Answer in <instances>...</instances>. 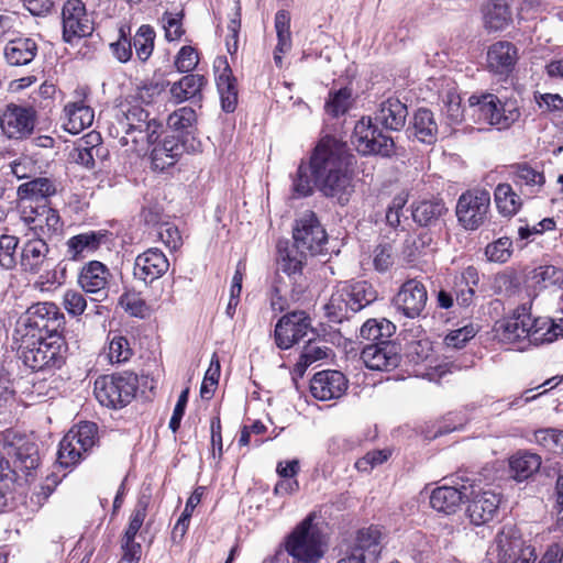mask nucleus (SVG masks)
Returning <instances> with one entry per match:
<instances>
[{
	"instance_id": "nucleus-20",
	"label": "nucleus",
	"mask_w": 563,
	"mask_h": 563,
	"mask_svg": "<svg viewBox=\"0 0 563 563\" xmlns=\"http://www.w3.org/2000/svg\"><path fill=\"white\" fill-rule=\"evenodd\" d=\"M169 268L166 255L157 247H151L139 254L134 262L133 275L145 284L161 278Z\"/></svg>"
},
{
	"instance_id": "nucleus-45",
	"label": "nucleus",
	"mask_w": 563,
	"mask_h": 563,
	"mask_svg": "<svg viewBox=\"0 0 563 563\" xmlns=\"http://www.w3.org/2000/svg\"><path fill=\"white\" fill-rule=\"evenodd\" d=\"M521 203L520 197L510 185L499 184L495 188V206L503 217H514L519 211Z\"/></svg>"
},
{
	"instance_id": "nucleus-47",
	"label": "nucleus",
	"mask_w": 563,
	"mask_h": 563,
	"mask_svg": "<svg viewBox=\"0 0 563 563\" xmlns=\"http://www.w3.org/2000/svg\"><path fill=\"white\" fill-rule=\"evenodd\" d=\"M529 278L533 287L547 289L563 284V271L553 265H540L531 271Z\"/></svg>"
},
{
	"instance_id": "nucleus-52",
	"label": "nucleus",
	"mask_w": 563,
	"mask_h": 563,
	"mask_svg": "<svg viewBox=\"0 0 563 563\" xmlns=\"http://www.w3.org/2000/svg\"><path fill=\"white\" fill-rule=\"evenodd\" d=\"M533 441L552 453H563V430L547 428L533 433Z\"/></svg>"
},
{
	"instance_id": "nucleus-57",
	"label": "nucleus",
	"mask_w": 563,
	"mask_h": 563,
	"mask_svg": "<svg viewBox=\"0 0 563 563\" xmlns=\"http://www.w3.org/2000/svg\"><path fill=\"white\" fill-rule=\"evenodd\" d=\"M48 207V202L19 199L18 210L20 219L26 227H29L40 217L42 210Z\"/></svg>"
},
{
	"instance_id": "nucleus-3",
	"label": "nucleus",
	"mask_w": 563,
	"mask_h": 563,
	"mask_svg": "<svg viewBox=\"0 0 563 563\" xmlns=\"http://www.w3.org/2000/svg\"><path fill=\"white\" fill-rule=\"evenodd\" d=\"M163 125L139 103H122L114 114L109 133L119 139L122 146L132 145L134 151H144L157 142Z\"/></svg>"
},
{
	"instance_id": "nucleus-31",
	"label": "nucleus",
	"mask_w": 563,
	"mask_h": 563,
	"mask_svg": "<svg viewBox=\"0 0 563 563\" xmlns=\"http://www.w3.org/2000/svg\"><path fill=\"white\" fill-rule=\"evenodd\" d=\"M410 133L421 143L433 144L438 136V123L434 114L427 108H419L409 125Z\"/></svg>"
},
{
	"instance_id": "nucleus-15",
	"label": "nucleus",
	"mask_w": 563,
	"mask_h": 563,
	"mask_svg": "<svg viewBox=\"0 0 563 563\" xmlns=\"http://www.w3.org/2000/svg\"><path fill=\"white\" fill-rule=\"evenodd\" d=\"M313 334L311 322L305 311H292L283 316L275 327V342L279 349L287 350L301 339Z\"/></svg>"
},
{
	"instance_id": "nucleus-4",
	"label": "nucleus",
	"mask_w": 563,
	"mask_h": 563,
	"mask_svg": "<svg viewBox=\"0 0 563 563\" xmlns=\"http://www.w3.org/2000/svg\"><path fill=\"white\" fill-rule=\"evenodd\" d=\"M18 354L23 364L32 371H53L65 363L66 344L62 335L14 336Z\"/></svg>"
},
{
	"instance_id": "nucleus-56",
	"label": "nucleus",
	"mask_w": 563,
	"mask_h": 563,
	"mask_svg": "<svg viewBox=\"0 0 563 563\" xmlns=\"http://www.w3.org/2000/svg\"><path fill=\"white\" fill-rule=\"evenodd\" d=\"M196 119L192 108L183 107L168 115L167 125L174 131H185L196 122Z\"/></svg>"
},
{
	"instance_id": "nucleus-59",
	"label": "nucleus",
	"mask_w": 563,
	"mask_h": 563,
	"mask_svg": "<svg viewBox=\"0 0 563 563\" xmlns=\"http://www.w3.org/2000/svg\"><path fill=\"white\" fill-rule=\"evenodd\" d=\"M132 356V349L124 336H114L108 347V358L113 363H124Z\"/></svg>"
},
{
	"instance_id": "nucleus-41",
	"label": "nucleus",
	"mask_w": 563,
	"mask_h": 563,
	"mask_svg": "<svg viewBox=\"0 0 563 563\" xmlns=\"http://www.w3.org/2000/svg\"><path fill=\"white\" fill-rule=\"evenodd\" d=\"M518 60V49L510 42H498L495 44V75H505V81L508 82V76L515 69Z\"/></svg>"
},
{
	"instance_id": "nucleus-21",
	"label": "nucleus",
	"mask_w": 563,
	"mask_h": 563,
	"mask_svg": "<svg viewBox=\"0 0 563 563\" xmlns=\"http://www.w3.org/2000/svg\"><path fill=\"white\" fill-rule=\"evenodd\" d=\"M347 388V379L339 371H322L310 382L311 395L321 401L342 397Z\"/></svg>"
},
{
	"instance_id": "nucleus-54",
	"label": "nucleus",
	"mask_w": 563,
	"mask_h": 563,
	"mask_svg": "<svg viewBox=\"0 0 563 563\" xmlns=\"http://www.w3.org/2000/svg\"><path fill=\"white\" fill-rule=\"evenodd\" d=\"M515 180L520 185L527 186H542L544 183V175L532 168L527 163L517 164L512 166Z\"/></svg>"
},
{
	"instance_id": "nucleus-63",
	"label": "nucleus",
	"mask_w": 563,
	"mask_h": 563,
	"mask_svg": "<svg viewBox=\"0 0 563 563\" xmlns=\"http://www.w3.org/2000/svg\"><path fill=\"white\" fill-rule=\"evenodd\" d=\"M408 201V195L400 192L396 195L386 211V221L391 228H398L404 217V208Z\"/></svg>"
},
{
	"instance_id": "nucleus-24",
	"label": "nucleus",
	"mask_w": 563,
	"mask_h": 563,
	"mask_svg": "<svg viewBox=\"0 0 563 563\" xmlns=\"http://www.w3.org/2000/svg\"><path fill=\"white\" fill-rule=\"evenodd\" d=\"M407 117L406 103L395 97L382 100L374 112L375 123L388 131H400L406 125Z\"/></svg>"
},
{
	"instance_id": "nucleus-40",
	"label": "nucleus",
	"mask_w": 563,
	"mask_h": 563,
	"mask_svg": "<svg viewBox=\"0 0 563 563\" xmlns=\"http://www.w3.org/2000/svg\"><path fill=\"white\" fill-rule=\"evenodd\" d=\"M446 212L441 200H423L412 206L411 216L416 223L421 227H430Z\"/></svg>"
},
{
	"instance_id": "nucleus-19",
	"label": "nucleus",
	"mask_w": 563,
	"mask_h": 563,
	"mask_svg": "<svg viewBox=\"0 0 563 563\" xmlns=\"http://www.w3.org/2000/svg\"><path fill=\"white\" fill-rule=\"evenodd\" d=\"M428 300L424 285L417 279H409L402 284L395 297L396 308L408 318H417L424 310Z\"/></svg>"
},
{
	"instance_id": "nucleus-7",
	"label": "nucleus",
	"mask_w": 563,
	"mask_h": 563,
	"mask_svg": "<svg viewBox=\"0 0 563 563\" xmlns=\"http://www.w3.org/2000/svg\"><path fill=\"white\" fill-rule=\"evenodd\" d=\"M65 325V316L53 302H37L25 312L15 329L14 336L34 334V336L60 335Z\"/></svg>"
},
{
	"instance_id": "nucleus-8",
	"label": "nucleus",
	"mask_w": 563,
	"mask_h": 563,
	"mask_svg": "<svg viewBox=\"0 0 563 563\" xmlns=\"http://www.w3.org/2000/svg\"><path fill=\"white\" fill-rule=\"evenodd\" d=\"M136 388V377L132 374L102 375L95 382L93 394L101 406L119 409L131 402Z\"/></svg>"
},
{
	"instance_id": "nucleus-43",
	"label": "nucleus",
	"mask_w": 563,
	"mask_h": 563,
	"mask_svg": "<svg viewBox=\"0 0 563 563\" xmlns=\"http://www.w3.org/2000/svg\"><path fill=\"white\" fill-rule=\"evenodd\" d=\"M395 330L394 323L387 319H368L360 330V338L372 343L390 342Z\"/></svg>"
},
{
	"instance_id": "nucleus-36",
	"label": "nucleus",
	"mask_w": 563,
	"mask_h": 563,
	"mask_svg": "<svg viewBox=\"0 0 563 563\" xmlns=\"http://www.w3.org/2000/svg\"><path fill=\"white\" fill-rule=\"evenodd\" d=\"M344 290L347 292L350 307L352 313H355L363 308L374 302L377 298V292L374 287L365 282L342 283Z\"/></svg>"
},
{
	"instance_id": "nucleus-33",
	"label": "nucleus",
	"mask_w": 563,
	"mask_h": 563,
	"mask_svg": "<svg viewBox=\"0 0 563 563\" xmlns=\"http://www.w3.org/2000/svg\"><path fill=\"white\" fill-rule=\"evenodd\" d=\"M495 99V128L507 130L520 118L518 100L512 95H503L500 91Z\"/></svg>"
},
{
	"instance_id": "nucleus-26",
	"label": "nucleus",
	"mask_w": 563,
	"mask_h": 563,
	"mask_svg": "<svg viewBox=\"0 0 563 563\" xmlns=\"http://www.w3.org/2000/svg\"><path fill=\"white\" fill-rule=\"evenodd\" d=\"M473 485V499L467 507L471 522L475 526L487 525L493 520V493L490 484L481 486V479Z\"/></svg>"
},
{
	"instance_id": "nucleus-6",
	"label": "nucleus",
	"mask_w": 563,
	"mask_h": 563,
	"mask_svg": "<svg viewBox=\"0 0 563 563\" xmlns=\"http://www.w3.org/2000/svg\"><path fill=\"white\" fill-rule=\"evenodd\" d=\"M312 516L303 519L287 537L285 549L292 563H317L324 554V542Z\"/></svg>"
},
{
	"instance_id": "nucleus-46",
	"label": "nucleus",
	"mask_w": 563,
	"mask_h": 563,
	"mask_svg": "<svg viewBox=\"0 0 563 563\" xmlns=\"http://www.w3.org/2000/svg\"><path fill=\"white\" fill-rule=\"evenodd\" d=\"M324 309L328 317L334 322H341L343 319L349 318L350 312L352 313L347 292L342 284L338 285L336 289L332 292Z\"/></svg>"
},
{
	"instance_id": "nucleus-53",
	"label": "nucleus",
	"mask_w": 563,
	"mask_h": 563,
	"mask_svg": "<svg viewBox=\"0 0 563 563\" xmlns=\"http://www.w3.org/2000/svg\"><path fill=\"white\" fill-rule=\"evenodd\" d=\"M275 30L277 34L278 52H288L291 48L290 15L285 10L277 11L275 15Z\"/></svg>"
},
{
	"instance_id": "nucleus-37",
	"label": "nucleus",
	"mask_w": 563,
	"mask_h": 563,
	"mask_svg": "<svg viewBox=\"0 0 563 563\" xmlns=\"http://www.w3.org/2000/svg\"><path fill=\"white\" fill-rule=\"evenodd\" d=\"M479 283V276L476 268L468 266L464 269L454 283L455 299L460 306L468 307Z\"/></svg>"
},
{
	"instance_id": "nucleus-51",
	"label": "nucleus",
	"mask_w": 563,
	"mask_h": 563,
	"mask_svg": "<svg viewBox=\"0 0 563 563\" xmlns=\"http://www.w3.org/2000/svg\"><path fill=\"white\" fill-rule=\"evenodd\" d=\"M352 91L349 88H341L336 91H331L325 101L324 110L332 117L344 114L351 107Z\"/></svg>"
},
{
	"instance_id": "nucleus-2",
	"label": "nucleus",
	"mask_w": 563,
	"mask_h": 563,
	"mask_svg": "<svg viewBox=\"0 0 563 563\" xmlns=\"http://www.w3.org/2000/svg\"><path fill=\"white\" fill-rule=\"evenodd\" d=\"M495 340L508 349L527 350L530 345L551 343L563 330L549 318H531L528 308L523 305L517 308L509 317L497 322Z\"/></svg>"
},
{
	"instance_id": "nucleus-64",
	"label": "nucleus",
	"mask_w": 563,
	"mask_h": 563,
	"mask_svg": "<svg viewBox=\"0 0 563 563\" xmlns=\"http://www.w3.org/2000/svg\"><path fill=\"white\" fill-rule=\"evenodd\" d=\"M219 376L220 362L214 354L211 358L210 366L200 387V395L202 398L209 399L212 396L214 386L218 384Z\"/></svg>"
},
{
	"instance_id": "nucleus-39",
	"label": "nucleus",
	"mask_w": 563,
	"mask_h": 563,
	"mask_svg": "<svg viewBox=\"0 0 563 563\" xmlns=\"http://www.w3.org/2000/svg\"><path fill=\"white\" fill-rule=\"evenodd\" d=\"M541 466L540 455L529 451H518L509 459V467L514 478L523 481L534 474Z\"/></svg>"
},
{
	"instance_id": "nucleus-49",
	"label": "nucleus",
	"mask_w": 563,
	"mask_h": 563,
	"mask_svg": "<svg viewBox=\"0 0 563 563\" xmlns=\"http://www.w3.org/2000/svg\"><path fill=\"white\" fill-rule=\"evenodd\" d=\"M154 41L155 31L152 26L143 24L137 29L132 44L140 60L146 62L150 58L154 49Z\"/></svg>"
},
{
	"instance_id": "nucleus-23",
	"label": "nucleus",
	"mask_w": 563,
	"mask_h": 563,
	"mask_svg": "<svg viewBox=\"0 0 563 563\" xmlns=\"http://www.w3.org/2000/svg\"><path fill=\"white\" fill-rule=\"evenodd\" d=\"M111 273L103 263L90 261L81 267L78 274V284L85 292L106 298Z\"/></svg>"
},
{
	"instance_id": "nucleus-5",
	"label": "nucleus",
	"mask_w": 563,
	"mask_h": 563,
	"mask_svg": "<svg viewBox=\"0 0 563 563\" xmlns=\"http://www.w3.org/2000/svg\"><path fill=\"white\" fill-rule=\"evenodd\" d=\"M38 465L37 445L23 437H14L0 450V482L8 487L19 478L27 481Z\"/></svg>"
},
{
	"instance_id": "nucleus-60",
	"label": "nucleus",
	"mask_w": 563,
	"mask_h": 563,
	"mask_svg": "<svg viewBox=\"0 0 563 563\" xmlns=\"http://www.w3.org/2000/svg\"><path fill=\"white\" fill-rule=\"evenodd\" d=\"M63 306L71 317L81 316L87 308V300L78 290L68 289L63 295Z\"/></svg>"
},
{
	"instance_id": "nucleus-16",
	"label": "nucleus",
	"mask_w": 563,
	"mask_h": 563,
	"mask_svg": "<svg viewBox=\"0 0 563 563\" xmlns=\"http://www.w3.org/2000/svg\"><path fill=\"white\" fill-rule=\"evenodd\" d=\"M35 125V111L31 107L9 103L0 115V126L9 139L30 135Z\"/></svg>"
},
{
	"instance_id": "nucleus-38",
	"label": "nucleus",
	"mask_w": 563,
	"mask_h": 563,
	"mask_svg": "<svg viewBox=\"0 0 563 563\" xmlns=\"http://www.w3.org/2000/svg\"><path fill=\"white\" fill-rule=\"evenodd\" d=\"M223 71L217 77V87L220 93L221 106L225 112H233L238 103L236 79L225 60Z\"/></svg>"
},
{
	"instance_id": "nucleus-28",
	"label": "nucleus",
	"mask_w": 563,
	"mask_h": 563,
	"mask_svg": "<svg viewBox=\"0 0 563 563\" xmlns=\"http://www.w3.org/2000/svg\"><path fill=\"white\" fill-rule=\"evenodd\" d=\"M151 152L153 167L157 170H165L175 165L185 151V145L177 135H166L156 144Z\"/></svg>"
},
{
	"instance_id": "nucleus-32",
	"label": "nucleus",
	"mask_w": 563,
	"mask_h": 563,
	"mask_svg": "<svg viewBox=\"0 0 563 563\" xmlns=\"http://www.w3.org/2000/svg\"><path fill=\"white\" fill-rule=\"evenodd\" d=\"M57 192L56 180L48 177H35L18 187L19 199L47 202V199Z\"/></svg>"
},
{
	"instance_id": "nucleus-55",
	"label": "nucleus",
	"mask_w": 563,
	"mask_h": 563,
	"mask_svg": "<svg viewBox=\"0 0 563 563\" xmlns=\"http://www.w3.org/2000/svg\"><path fill=\"white\" fill-rule=\"evenodd\" d=\"M18 239L12 235L0 236V267L3 269H12L16 265L15 250L18 246Z\"/></svg>"
},
{
	"instance_id": "nucleus-12",
	"label": "nucleus",
	"mask_w": 563,
	"mask_h": 563,
	"mask_svg": "<svg viewBox=\"0 0 563 563\" xmlns=\"http://www.w3.org/2000/svg\"><path fill=\"white\" fill-rule=\"evenodd\" d=\"M498 563H533L534 549L525 545L514 525H505L495 539Z\"/></svg>"
},
{
	"instance_id": "nucleus-34",
	"label": "nucleus",
	"mask_w": 563,
	"mask_h": 563,
	"mask_svg": "<svg viewBox=\"0 0 563 563\" xmlns=\"http://www.w3.org/2000/svg\"><path fill=\"white\" fill-rule=\"evenodd\" d=\"M27 228L30 233L25 234V236H40L47 240L60 233L63 222L58 212L49 206L44 208L40 217Z\"/></svg>"
},
{
	"instance_id": "nucleus-13",
	"label": "nucleus",
	"mask_w": 563,
	"mask_h": 563,
	"mask_svg": "<svg viewBox=\"0 0 563 563\" xmlns=\"http://www.w3.org/2000/svg\"><path fill=\"white\" fill-rule=\"evenodd\" d=\"M490 195L487 190H470L457 200L456 217L466 230H475L487 218Z\"/></svg>"
},
{
	"instance_id": "nucleus-48",
	"label": "nucleus",
	"mask_w": 563,
	"mask_h": 563,
	"mask_svg": "<svg viewBox=\"0 0 563 563\" xmlns=\"http://www.w3.org/2000/svg\"><path fill=\"white\" fill-rule=\"evenodd\" d=\"M329 351L327 345L320 344V342H316L309 338L296 364V371L302 375L311 364L325 358Z\"/></svg>"
},
{
	"instance_id": "nucleus-29",
	"label": "nucleus",
	"mask_w": 563,
	"mask_h": 563,
	"mask_svg": "<svg viewBox=\"0 0 563 563\" xmlns=\"http://www.w3.org/2000/svg\"><path fill=\"white\" fill-rule=\"evenodd\" d=\"M37 44L31 37L10 38L3 49L5 62L11 66L30 64L37 55Z\"/></svg>"
},
{
	"instance_id": "nucleus-50",
	"label": "nucleus",
	"mask_w": 563,
	"mask_h": 563,
	"mask_svg": "<svg viewBox=\"0 0 563 563\" xmlns=\"http://www.w3.org/2000/svg\"><path fill=\"white\" fill-rule=\"evenodd\" d=\"M150 499L146 496L139 498L130 517L129 525L124 531L122 540L135 542V537L141 530L144 520L147 516V507Z\"/></svg>"
},
{
	"instance_id": "nucleus-14",
	"label": "nucleus",
	"mask_w": 563,
	"mask_h": 563,
	"mask_svg": "<svg viewBox=\"0 0 563 563\" xmlns=\"http://www.w3.org/2000/svg\"><path fill=\"white\" fill-rule=\"evenodd\" d=\"M294 240V245L311 255L322 252L327 233L314 212L306 211L296 220Z\"/></svg>"
},
{
	"instance_id": "nucleus-25",
	"label": "nucleus",
	"mask_w": 563,
	"mask_h": 563,
	"mask_svg": "<svg viewBox=\"0 0 563 563\" xmlns=\"http://www.w3.org/2000/svg\"><path fill=\"white\" fill-rule=\"evenodd\" d=\"M95 119V112L85 100L68 101L60 115L62 126L71 134H78L89 128Z\"/></svg>"
},
{
	"instance_id": "nucleus-10",
	"label": "nucleus",
	"mask_w": 563,
	"mask_h": 563,
	"mask_svg": "<svg viewBox=\"0 0 563 563\" xmlns=\"http://www.w3.org/2000/svg\"><path fill=\"white\" fill-rule=\"evenodd\" d=\"M352 143L363 155L389 156L394 152V141L373 124L371 117H363L354 126Z\"/></svg>"
},
{
	"instance_id": "nucleus-58",
	"label": "nucleus",
	"mask_w": 563,
	"mask_h": 563,
	"mask_svg": "<svg viewBox=\"0 0 563 563\" xmlns=\"http://www.w3.org/2000/svg\"><path fill=\"white\" fill-rule=\"evenodd\" d=\"M309 169L311 170L310 166L308 167L305 164H300L292 178V191L297 198L310 196L313 191Z\"/></svg>"
},
{
	"instance_id": "nucleus-30",
	"label": "nucleus",
	"mask_w": 563,
	"mask_h": 563,
	"mask_svg": "<svg viewBox=\"0 0 563 563\" xmlns=\"http://www.w3.org/2000/svg\"><path fill=\"white\" fill-rule=\"evenodd\" d=\"M466 496L465 486L462 489L452 486H441L432 492L430 505L439 512L451 515L461 508Z\"/></svg>"
},
{
	"instance_id": "nucleus-9",
	"label": "nucleus",
	"mask_w": 563,
	"mask_h": 563,
	"mask_svg": "<svg viewBox=\"0 0 563 563\" xmlns=\"http://www.w3.org/2000/svg\"><path fill=\"white\" fill-rule=\"evenodd\" d=\"M98 427L93 422L85 421L73 427L62 439L57 452V461L64 467L78 464L84 454L97 442Z\"/></svg>"
},
{
	"instance_id": "nucleus-42",
	"label": "nucleus",
	"mask_w": 563,
	"mask_h": 563,
	"mask_svg": "<svg viewBox=\"0 0 563 563\" xmlns=\"http://www.w3.org/2000/svg\"><path fill=\"white\" fill-rule=\"evenodd\" d=\"M468 110L476 123L483 122L488 125V128H479L478 130L489 131V128L493 125V95H472L468 98Z\"/></svg>"
},
{
	"instance_id": "nucleus-62",
	"label": "nucleus",
	"mask_w": 563,
	"mask_h": 563,
	"mask_svg": "<svg viewBox=\"0 0 563 563\" xmlns=\"http://www.w3.org/2000/svg\"><path fill=\"white\" fill-rule=\"evenodd\" d=\"M120 306L131 316L143 318L146 313V305L137 292H124L119 299Z\"/></svg>"
},
{
	"instance_id": "nucleus-17",
	"label": "nucleus",
	"mask_w": 563,
	"mask_h": 563,
	"mask_svg": "<svg viewBox=\"0 0 563 563\" xmlns=\"http://www.w3.org/2000/svg\"><path fill=\"white\" fill-rule=\"evenodd\" d=\"M26 238L20 253L19 264L21 271L33 275L47 271L53 263L49 257V246L46 240L40 236Z\"/></svg>"
},
{
	"instance_id": "nucleus-27",
	"label": "nucleus",
	"mask_w": 563,
	"mask_h": 563,
	"mask_svg": "<svg viewBox=\"0 0 563 563\" xmlns=\"http://www.w3.org/2000/svg\"><path fill=\"white\" fill-rule=\"evenodd\" d=\"M380 539L382 531L378 527L371 526L360 529L349 554L358 556L364 563L366 561L373 562L378 558L382 551Z\"/></svg>"
},
{
	"instance_id": "nucleus-22",
	"label": "nucleus",
	"mask_w": 563,
	"mask_h": 563,
	"mask_svg": "<svg viewBox=\"0 0 563 563\" xmlns=\"http://www.w3.org/2000/svg\"><path fill=\"white\" fill-rule=\"evenodd\" d=\"M107 240L106 231H87L70 236L65 243V256L79 262L97 252Z\"/></svg>"
},
{
	"instance_id": "nucleus-11",
	"label": "nucleus",
	"mask_w": 563,
	"mask_h": 563,
	"mask_svg": "<svg viewBox=\"0 0 563 563\" xmlns=\"http://www.w3.org/2000/svg\"><path fill=\"white\" fill-rule=\"evenodd\" d=\"M63 40L68 44L93 33L95 22L81 0H67L62 8Z\"/></svg>"
},
{
	"instance_id": "nucleus-61",
	"label": "nucleus",
	"mask_w": 563,
	"mask_h": 563,
	"mask_svg": "<svg viewBox=\"0 0 563 563\" xmlns=\"http://www.w3.org/2000/svg\"><path fill=\"white\" fill-rule=\"evenodd\" d=\"M200 500L201 494H199L198 490H195L192 495L188 498L185 509L173 529L174 536L179 534L180 537H184L188 529L192 511L196 508V506L200 503Z\"/></svg>"
},
{
	"instance_id": "nucleus-35",
	"label": "nucleus",
	"mask_w": 563,
	"mask_h": 563,
	"mask_svg": "<svg viewBox=\"0 0 563 563\" xmlns=\"http://www.w3.org/2000/svg\"><path fill=\"white\" fill-rule=\"evenodd\" d=\"M207 79L199 74L184 76L170 87V96L177 103L194 99L200 96L202 88L206 86Z\"/></svg>"
},
{
	"instance_id": "nucleus-1",
	"label": "nucleus",
	"mask_w": 563,
	"mask_h": 563,
	"mask_svg": "<svg viewBox=\"0 0 563 563\" xmlns=\"http://www.w3.org/2000/svg\"><path fill=\"white\" fill-rule=\"evenodd\" d=\"M351 157L344 143L333 137H324L310 158L316 187L324 197L341 206L346 205L354 192Z\"/></svg>"
},
{
	"instance_id": "nucleus-44",
	"label": "nucleus",
	"mask_w": 563,
	"mask_h": 563,
	"mask_svg": "<svg viewBox=\"0 0 563 563\" xmlns=\"http://www.w3.org/2000/svg\"><path fill=\"white\" fill-rule=\"evenodd\" d=\"M308 252L299 250L296 245L285 246L278 245V268L286 273L288 276L296 275L302 269Z\"/></svg>"
},
{
	"instance_id": "nucleus-18",
	"label": "nucleus",
	"mask_w": 563,
	"mask_h": 563,
	"mask_svg": "<svg viewBox=\"0 0 563 563\" xmlns=\"http://www.w3.org/2000/svg\"><path fill=\"white\" fill-rule=\"evenodd\" d=\"M361 358L373 371H391L400 362L399 347L394 342L369 343L363 347Z\"/></svg>"
}]
</instances>
